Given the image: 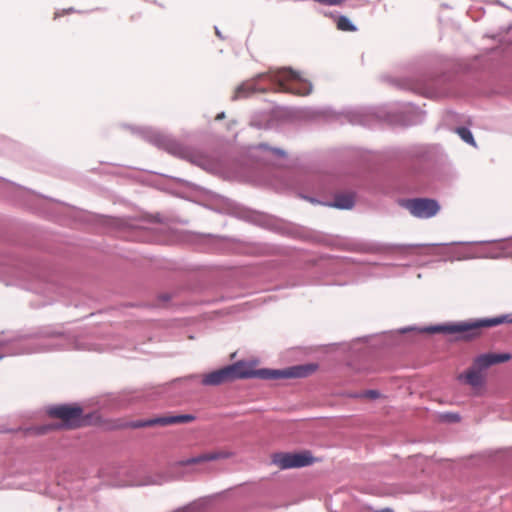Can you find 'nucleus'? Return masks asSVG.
Listing matches in <instances>:
<instances>
[{"label": "nucleus", "instance_id": "f257e3e1", "mask_svg": "<svg viewBox=\"0 0 512 512\" xmlns=\"http://www.w3.org/2000/svg\"><path fill=\"white\" fill-rule=\"evenodd\" d=\"M314 370L315 367L312 365H298L285 369H253L245 362L239 361L205 374L201 383L204 386H219L236 379L259 378L263 380H278L302 378L308 376Z\"/></svg>", "mask_w": 512, "mask_h": 512}, {"label": "nucleus", "instance_id": "f03ea898", "mask_svg": "<svg viewBox=\"0 0 512 512\" xmlns=\"http://www.w3.org/2000/svg\"><path fill=\"white\" fill-rule=\"evenodd\" d=\"M263 78H268L271 83L278 85L280 91L296 95H309L313 89L312 83L303 80L298 72L291 68H281L260 73L255 78L243 82L235 89L232 100L247 98L255 92H265L266 90L259 88L256 83Z\"/></svg>", "mask_w": 512, "mask_h": 512}, {"label": "nucleus", "instance_id": "7ed1b4c3", "mask_svg": "<svg viewBox=\"0 0 512 512\" xmlns=\"http://www.w3.org/2000/svg\"><path fill=\"white\" fill-rule=\"evenodd\" d=\"M503 323H512V316L510 314H505L493 318L475 319L427 326L419 329V332L456 335L457 340L468 341L479 337L481 334V328L493 327Z\"/></svg>", "mask_w": 512, "mask_h": 512}, {"label": "nucleus", "instance_id": "20e7f679", "mask_svg": "<svg viewBox=\"0 0 512 512\" xmlns=\"http://www.w3.org/2000/svg\"><path fill=\"white\" fill-rule=\"evenodd\" d=\"M401 206L420 219L432 218L440 210L438 201L431 198L404 199L401 201Z\"/></svg>", "mask_w": 512, "mask_h": 512}, {"label": "nucleus", "instance_id": "39448f33", "mask_svg": "<svg viewBox=\"0 0 512 512\" xmlns=\"http://www.w3.org/2000/svg\"><path fill=\"white\" fill-rule=\"evenodd\" d=\"M83 409L78 405H57L48 409V414L51 417L62 420V426L67 428H76L81 426Z\"/></svg>", "mask_w": 512, "mask_h": 512}, {"label": "nucleus", "instance_id": "423d86ee", "mask_svg": "<svg viewBox=\"0 0 512 512\" xmlns=\"http://www.w3.org/2000/svg\"><path fill=\"white\" fill-rule=\"evenodd\" d=\"M274 463L281 469L300 468L313 464L314 457L310 451L278 453L274 457Z\"/></svg>", "mask_w": 512, "mask_h": 512}, {"label": "nucleus", "instance_id": "0eeeda50", "mask_svg": "<svg viewBox=\"0 0 512 512\" xmlns=\"http://www.w3.org/2000/svg\"><path fill=\"white\" fill-rule=\"evenodd\" d=\"M196 419V417L192 414H181V415H170V416H160L151 418L148 420H136L132 421L129 426L132 428H142L148 426H168L179 423H189Z\"/></svg>", "mask_w": 512, "mask_h": 512}, {"label": "nucleus", "instance_id": "6e6552de", "mask_svg": "<svg viewBox=\"0 0 512 512\" xmlns=\"http://www.w3.org/2000/svg\"><path fill=\"white\" fill-rule=\"evenodd\" d=\"M234 452L228 450H215L206 453H202L198 456L180 460L177 464L179 466H189L193 464H199L208 461H216L220 459H229L234 456Z\"/></svg>", "mask_w": 512, "mask_h": 512}, {"label": "nucleus", "instance_id": "1a4fd4ad", "mask_svg": "<svg viewBox=\"0 0 512 512\" xmlns=\"http://www.w3.org/2000/svg\"><path fill=\"white\" fill-rule=\"evenodd\" d=\"M511 355L509 353H487L479 355L474 360V366L479 370H485L490 366L498 363H503L510 360Z\"/></svg>", "mask_w": 512, "mask_h": 512}, {"label": "nucleus", "instance_id": "9d476101", "mask_svg": "<svg viewBox=\"0 0 512 512\" xmlns=\"http://www.w3.org/2000/svg\"><path fill=\"white\" fill-rule=\"evenodd\" d=\"M355 204L354 196L351 194H337L334 201L329 203L328 206L337 209H351Z\"/></svg>", "mask_w": 512, "mask_h": 512}, {"label": "nucleus", "instance_id": "9b49d317", "mask_svg": "<svg viewBox=\"0 0 512 512\" xmlns=\"http://www.w3.org/2000/svg\"><path fill=\"white\" fill-rule=\"evenodd\" d=\"M482 370H479L477 367L473 365L471 369H469L464 375H460L461 378H465L466 382L472 387H479L483 383V376L481 374Z\"/></svg>", "mask_w": 512, "mask_h": 512}, {"label": "nucleus", "instance_id": "f8f14e48", "mask_svg": "<svg viewBox=\"0 0 512 512\" xmlns=\"http://www.w3.org/2000/svg\"><path fill=\"white\" fill-rule=\"evenodd\" d=\"M252 150L267 152L273 158H286V152L280 148H272L268 144L261 143L251 147Z\"/></svg>", "mask_w": 512, "mask_h": 512}, {"label": "nucleus", "instance_id": "ddd939ff", "mask_svg": "<svg viewBox=\"0 0 512 512\" xmlns=\"http://www.w3.org/2000/svg\"><path fill=\"white\" fill-rule=\"evenodd\" d=\"M149 140L158 147L172 148L175 145L173 141L159 134H153Z\"/></svg>", "mask_w": 512, "mask_h": 512}, {"label": "nucleus", "instance_id": "4468645a", "mask_svg": "<svg viewBox=\"0 0 512 512\" xmlns=\"http://www.w3.org/2000/svg\"><path fill=\"white\" fill-rule=\"evenodd\" d=\"M337 28L341 31H356V26L350 21V19L344 15H341L337 19Z\"/></svg>", "mask_w": 512, "mask_h": 512}, {"label": "nucleus", "instance_id": "2eb2a0df", "mask_svg": "<svg viewBox=\"0 0 512 512\" xmlns=\"http://www.w3.org/2000/svg\"><path fill=\"white\" fill-rule=\"evenodd\" d=\"M456 132H457V134L460 136V138L464 142L475 146V141H474L472 132L470 131L469 128H467V127H458L456 129Z\"/></svg>", "mask_w": 512, "mask_h": 512}, {"label": "nucleus", "instance_id": "dca6fc26", "mask_svg": "<svg viewBox=\"0 0 512 512\" xmlns=\"http://www.w3.org/2000/svg\"><path fill=\"white\" fill-rule=\"evenodd\" d=\"M403 246H400V245H379V244H375V245H371L368 250L369 251H383V250H387V249H391V248H402Z\"/></svg>", "mask_w": 512, "mask_h": 512}, {"label": "nucleus", "instance_id": "f3484780", "mask_svg": "<svg viewBox=\"0 0 512 512\" xmlns=\"http://www.w3.org/2000/svg\"><path fill=\"white\" fill-rule=\"evenodd\" d=\"M498 256L512 257V240L504 245L503 251Z\"/></svg>", "mask_w": 512, "mask_h": 512}, {"label": "nucleus", "instance_id": "a211bd4d", "mask_svg": "<svg viewBox=\"0 0 512 512\" xmlns=\"http://www.w3.org/2000/svg\"><path fill=\"white\" fill-rule=\"evenodd\" d=\"M363 395L371 399H377L380 396V392L377 390H367Z\"/></svg>", "mask_w": 512, "mask_h": 512}, {"label": "nucleus", "instance_id": "6ab92c4d", "mask_svg": "<svg viewBox=\"0 0 512 512\" xmlns=\"http://www.w3.org/2000/svg\"><path fill=\"white\" fill-rule=\"evenodd\" d=\"M450 421L457 422L460 420V417L458 414H449L447 415Z\"/></svg>", "mask_w": 512, "mask_h": 512}, {"label": "nucleus", "instance_id": "aec40b11", "mask_svg": "<svg viewBox=\"0 0 512 512\" xmlns=\"http://www.w3.org/2000/svg\"><path fill=\"white\" fill-rule=\"evenodd\" d=\"M50 429H51V427H50V426H42V427H40V428L38 429V433L43 434V433L47 432V431H48V430H50Z\"/></svg>", "mask_w": 512, "mask_h": 512}, {"label": "nucleus", "instance_id": "412c9836", "mask_svg": "<svg viewBox=\"0 0 512 512\" xmlns=\"http://www.w3.org/2000/svg\"><path fill=\"white\" fill-rule=\"evenodd\" d=\"M416 330V327H407L400 330L401 333H406L408 331Z\"/></svg>", "mask_w": 512, "mask_h": 512}, {"label": "nucleus", "instance_id": "4be33fe9", "mask_svg": "<svg viewBox=\"0 0 512 512\" xmlns=\"http://www.w3.org/2000/svg\"><path fill=\"white\" fill-rule=\"evenodd\" d=\"M224 118H225V113H224V112H221V113L217 114V116H216V118H215V119H216V120H222V119H224Z\"/></svg>", "mask_w": 512, "mask_h": 512}, {"label": "nucleus", "instance_id": "5701e85b", "mask_svg": "<svg viewBox=\"0 0 512 512\" xmlns=\"http://www.w3.org/2000/svg\"><path fill=\"white\" fill-rule=\"evenodd\" d=\"M215 33H216V35H217L219 38L223 39V36H222V34H221V31H219V29H218L217 27H215Z\"/></svg>", "mask_w": 512, "mask_h": 512}, {"label": "nucleus", "instance_id": "b1692460", "mask_svg": "<svg viewBox=\"0 0 512 512\" xmlns=\"http://www.w3.org/2000/svg\"><path fill=\"white\" fill-rule=\"evenodd\" d=\"M161 299H162L163 301H168V300L170 299V296H169L168 294H165V295H162V296H161Z\"/></svg>", "mask_w": 512, "mask_h": 512}, {"label": "nucleus", "instance_id": "393cba45", "mask_svg": "<svg viewBox=\"0 0 512 512\" xmlns=\"http://www.w3.org/2000/svg\"><path fill=\"white\" fill-rule=\"evenodd\" d=\"M304 198H305V199H308V200H309L310 202H312V203L316 202V200H315L314 198H309V197H306V196H304Z\"/></svg>", "mask_w": 512, "mask_h": 512}, {"label": "nucleus", "instance_id": "a878e982", "mask_svg": "<svg viewBox=\"0 0 512 512\" xmlns=\"http://www.w3.org/2000/svg\"><path fill=\"white\" fill-rule=\"evenodd\" d=\"M390 509L389 508H386V509H383L381 512H389Z\"/></svg>", "mask_w": 512, "mask_h": 512}, {"label": "nucleus", "instance_id": "bb28decb", "mask_svg": "<svg viewBox=\"0 0 512 512\" xmlns=\"http://www.w3.org/2000/svg\"><path fill=\"white\" fill-rule=\"evenodd\" d=\"M4 356H5L4 354H0V360H1Z\"/></svg>", "mask_w": 512, "mask_h": 512}, {"label": "nucleus", "instance_id": "cd10ccee", "mask_svg": "<svg viewBox=\"0 0 512 512\" xmlns=\"http://www.w3.org/2000/svg\"><path fill=\"white\" fill-rule=\"evenodd\" d=\"M155 483H156V484H162V483H163V481H158V482H155Z\"/></svg>", "mask_w": 512, "mask_h": 512}, {"label": "nucleus", "instance_id": "c85d7f7f", "mask_svg": "<svg viewBox=\"0 0 512 512\" xmlns=\"http://www.w3.org/2000/svg\"><path fill=\"white\" fill-rule=\"evenodd\" d=\"M2 346V343L0 342V347Z\"/></svg>", "mask_w": 512, "mask_h": 512}]
</instances>
